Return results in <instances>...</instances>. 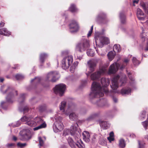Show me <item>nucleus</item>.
I'll use <instances>...</instances> for the list:
<instances>
[{
	"instance_id": "39",
	"label": "nucleus",
	"mask_w": 148,
	"mask_h": 148,
	"mask_svg": "<svg viewBox=\"0 0 148 148\" xmlns=\"http://www.w3.org/2000/svg\"><path fill=\"white\" fill-rule=\"evenodd\" d=\"M21 123V122L20 120L16 122H14L11 124V126L13 127H17L20 125Z\"/></svg>"
},
{
	"instance_id": "38",
	"label": "nucleus",
	"mask_w": 148,
	"mask_h": 148,
	"mask_svg": "<svg viewBox=\"0 0 148 148\" xmlns=\"http://www.w3.org/2000/svg\"><path fill=\"white\" fill-rule=\"evenodd\" d=\"M105 16V15L104 13H102V14H100L96 18V21H98L99 20L104 18Z\"/></svg>"
},
{
	"instance_id": "18",
	"label": "nucleus",
	"mask_w": 148,
	"mask_h": 148,
	"mask_svg": "<svg viewBox=\"0 0 148 148\" xmlns=\"http://www.w3.org/2000/svg\"><path fill=\"white\" fill-rule=\"evenodd\" d=\"M99 123L101 127L103 129H107L110 126V124L106 121H100Z\"/></svg>"
},
{
	"instance_id": "49",
	"label": "nucleus",
	"mask_w": 148,
	"mask_h": 148,
	"mask_svg": "<svg viewBox=\"0 0 148 148\" xmlns=\"http://www.w3.org/2000/svg\"><path fill=\"white\" fill-rule=\"evenodd\" d=\"M40 80L41 79L39 77H35L34 79H32L31 80V82H32L34 80L36 82H40Z\"/></svg>"
},
{
	"instance_id": "7",
	"label": "nucleus",
	"mask_w": 148,
	"mask_h": 148,
	"mask_svg": "<svg viewBox=\"0 0 148 148\" xmlns=\"http://www.w3.org/2000/svg\"><path fill=\"white\" fill-rule=\"evenodd\" d=\"M77 142L75 144L72 139L71 137H69L67 139L68 142L72 148H75V145L79 148H85V146L82 141L80 139H79L77 140V138H78L76 137Z\"/></svg>"
},
{
	"instance_id": "29",
	"label": "nucleus",
	"mask_w": 148,
	"mask_h": 148,
	"mask_svg": "<svg viewBox=\"0 0 148 148\" xmlns=\"http://www.w3.org/2000/svg\"><path fill=\"white\" fill-rule=\"evenodd\" d=\"M113 51L115 52H118L120 51L121 49L119 45L115 44L113 47Z\"/></svg>"
},
{
	"instance_id": "27",
	"label": "nucleus",
	"mask_w": 148,
	"mask_h": 148,
	"mask_svg": "<svg viewBox=\"0 0 148 148\" xmlns=\"http://www.w3.org/2000/svg\"><path fill=\"white\" fill-rule=\"evenodd\" d=\"M99 114L98 113H95L90 115L87 119V121H90L93 119L95 117L98 116Z\"/></svg>"
},
{
	"instance_id": "56",
	"label": "nucleus",
	"mask_w": 148,
	"mask_h": 148,
	"mask_svg": "<svg viewBox=\"0 0 148 148\" xmlns=\"http://www.w3.org/2000/svg\"><path fill=\"white\" fill-rule=\"evenodd\" d=\"M74 107V106L72 104L70 106L69 105L68 106V110H73Z\"/></svg>"
},
{
	"instance_id": "9",
	"label": "nucleus",
	"mask_w": 148,
	"mask_h": 148,
	"mask_svg": "<svg viewBox=\"0 0 148 148\" xmlns=\"http://www.w3.org/2000/svg\"><path fill=\"white\" fill-rule=\"evenodd\" d=\"M66 88L65 85L63 84H60L56 86L53 88V91L55 94L62 96L64 94Z\"/></svg>"
},
{
	"instance_id": "57",
	"label": "nucleus",
	"mask_w": 148,
	"mask_h": 148,
	"mask_svg": "<svg viewBox=\"0 0 148 148\" xmlns=\"http://www.w3.org/2000/svg\"><path fill=\"white\" fill-rule=\"evenodd\" d=\"M75 69V67L73 66H71L70 68V71L71 73H73Z\"/></svg>"
},
{
	"instance_id": "42",
	"label": "nucleus",
	"mask_w": 148,
	"mask_h": 148,
	"mask_svg": "<svg viewBox=\"0 0 148 148\" xmlns=\"http://www.w3.org/2000/svg\"><path fill=\"white\" fill-rule=\"evenodd\" d=\"M136 14L137 17L139 16L144 15V13L142 10L140 8H138L137 9Z\"/></svg>"
},
{
	"instance_id": "34",
	"label": "nucleus",
	"mask_w": 148,
	"mask_h": 148,
	"mask_svg": "<svg viewBox=\"0 0 148 148\" xmlns=\"http://www.w3.org/2000/svg\"><path fill=\"white\" fill-rule=\"evenodd\" d=\"M38 139L39 140L40 147L41 146H43L44 143V141L46 140V138L44 136L42 138L41 137H39Z\"/></svg>"
},
{
	"instance_id": "60",
	"label": "nucleus",
	"mask_w": 148,
	"mask_h": 148,
	"mask_svg": "<svg viewBox=\"0 0 148 148\" xmlns=\"http://www.w3.org/2000/svg\"><path fill=\"white\" fill-rule=\"evenodd\" d=\"M4 91L5 92V94H9V87L8 86V88L5 90Z\"/></svg>"
},
{
	"instance_id": "40",
	"label": "nucleus",
	"mask_w": 148,
	"mask_h": 148,
	"mask_svg": "<svg viewBox=\"0 0 148 148\" xmlns=\"http://www.w3.org/2000/svg\"><path fill=\"white\" fill-rule=\"evenodd\" d=\"M125 144L124 140L122 139H121L119 140V145L120 147L123 148L125 146Z\"/></svg>"
},
{
	"instance_id": "23",
	"label": "nucleus",
	"mask_w": 148,
	"mask_h": 148,
	"mask_svg": "<svg viewBox=\"0 0 148 148\" xmlns=\"http://www.w3.org/2000/svg\"><path fill=\"white\" fill-rule=\"evenodd\" d=\"M120 18L121 23L124 24L125 23V16L123 12H122L120 13Z\"/></svg>"
},
{
	"instance_id": "2",
	"label": "nucleus",
	"mask_w": 148,
	"mask_h": 148,
	"mask_svg": "<svg viewBox=\"0 0 148 148\" xmlns=\"http://www.w3.org/2000/svg\"><path fill=\"white\" fill-rule=\"evenodd\" d=\"M119 78V76L117 75L115 76L112 80V84L110 85V86L113 90V92L118 94L121 93L122 95L130 94L131 90L130 88H128L127 89L123 88L121 91L117 89L118 87V80Z\"/></svg>"
},
{
	"instance_id": "6",
	"label": "nucleus",
	"mask_w": 148,
	"mask_h": 148,
	"mask_svg": "<svg viewBox=\"0 0 148 148\" xmlns=\"http://www.w3.org/2000/svg\"><path fill=\"white\" fill-rule=\"evenodd\" d=\"M73 58L72 55H68L64 57L62 61V66L63 69H68L72 64Z\"/></svg>"
},
{
	"instance_id": "55",
	"label": "nucleus",
	"mask_w": 148,
	"mask_h": 148,
	"mask_svg": "<svg viewBox=\"0 0 148 148\" xmlns=\"http://www.w3.org/2000/svg\"><path fill=\"white\" fill-rule=\"evenodd\" d=\"M137 17L139 20L141 21L144 20L146 18L145 16H137Z\"/></svg>"
},
{
	"instance_id": "51",
	"label": "nucleus",
	"mask_w": 148,
	"mask_h": 148,
	"mask_svg": "<svg viewBox=\"0 0 148 148\" xmlns=\"http://www.w3.org/2000/svg\"><path fill=\"white\" fill-rule=\"evenodd\" d=\"M146 112L145 111H143L141 113V114L140 116V117L141 119H142V120H143V119H142L144 118L145 116V115L146 114Z\"/></svg>"
},
{
	"instance_id": "11",
	"label": "nucleus",
	"mask_w": 148,
	"mask_h": 148,
	"mask_svg": "<svg viewBox=\"0 0 148 148\" xmlns=\"http://www.w3.org/2000/svg\"><path fill=\"white\" fill-rule=\"evenodd\" d=\"M31 138V133L29 130H24L22 132L20 139L24 140H28Z\"/></svg>"
},
{
	"instance_id": "43",
	"label": "nucleus",
	"mask_w": 148,
	"mask_h": 148,
	"mask_svg": "<svg viewBox=\"0 0 148 148\" xmlns=\"http://www.w3.org/2000/svg\"><path fill=\"white\" fill-rule=\"evenodd\" d=\"M140 37L143 41H145L147 39L145 34L144 32H143L141 34Z\"/></svg>"
},
{
	"instance_id": "21",
	"label": "nucleus",
	"mask_w": 148,
	"mask_h": 148,
	"mask_svg": "<svg viewBox=\"0 0 148 148\" xmlns=\"http://www.w3.org/2000/svg\"><path fill=\"white\" fill-rule=\"evenodd\" d=\"M6 101H2L1 102V107L4 110H6L7 107L6 105L7 104V102L9 101V97L8 94L6 97Z\"/></svg>"
},
{
	"instance_id": "24",
	"label": "nucleus",
	"mask_w": 148,
	"mask_h": 148,
	"mask_svg": "<svg viewBox=\"0 0 148 148\" xmlns=\"http://www.w3.org/2000/svg\"><path fill=\"white\" fill-rule=\"evenodd\" d=\"M48 57V55L44 53H41L40 55V62L43 63L45 61V60Z\"/></svg>"
},
{
	"instance_id": "33",
	"label": "nucleus",
	"mask_w": 148,
	"mask_h": 148,
	"mask_svg": "<svg viewBox=\"0 0 148 148\" xmlns=\"http://www.w3.org/2000/svg\"><path fill=\"white\" fill-rule=\"evenodd\" d=\"M69 118L70 119L73 121H75L77 119V116L75 113H72L69 114Z\"/></svg>"
},
{
	"instance_id": "32",
	"label": "nucleus",
	"mask_w": 148,
	"mask_h": 148,
	"mask_svg": "<svg viewBox=\"0 0 148 148\" xmlns=\"http://www.w3.org/2000/svg\"><path fill=\"white\" fill-rule=\"evenodd\" d=\"M126 78L125 75H123V77H121L120 80V83H121V86H123L126 82Z\"/></svg>"
},
{
	"instance_id": "4",
	"label": "nucleus",
	"mask_w": 148,
	"mask_h": 148,
	"mask_svg": "<svg viewBox=\"0 0 148 148\" xmlns=\"http://www.w3.org/2000/svg\"><path fill=\"white\" fill-rule=\"evenodd\" d=\"M95 38L96 45L99 47H102L104 44H108L109 43V39L108 38L105 37L99 33L96 34Z\"/></svg>"
},
{
	"instance_id": "13",
	"label": "nucleus",
	"mask_w": 148,
	"mask_h": 148,
	"mask_svg": "<svg viewBox=\"0 0 148 148\" xmlns=\"http://www.w3.org/2000/svg\"><path fill=\"white\" fill-rule=\"evenodd\" d=\"M78 124L77 123L73 124L70 127V133L72 136H74L75 137V139H76V137L77 138L79 137L78 135V133L77 131V127H78Z\"/></svg>"
},
{
	"instance_id": "16",
	"label": "nucleus",
	"mask_w": 148,
	"mask_h": 148,
	"mask_svg": "<svg viewBox=\"0 0 148 148\" xmlns=\"http://www.w3.org/2000/svg\"><path fill=\"white\" fill-rule=\"evenodd\" d=\"M83 139L84 141L88 143L90 141V135L88 132L84 131L82 133Z\"/></svg>"
},
{
	"instance_id": "1",
	"label": "nucleus",
	"mask_w": 148,
	"mask_h": 148,
	"mask_svg": "<svg viewBox=\"0 0 148 148\" xmlns=\"http://www.w3.org/2000/svg\"><path fill=\"white\" fill-rule=\"evenodd\" d=\"M101 82L103 86L102 88L101 87L99 83L96 82H93L92 85L91 91L89 94L90 99L103 97L104 95L103 92L107 94L108 92L106 86L109 84V79L102 78L101 79Z\"/></svg>"
},
{
	"instance_id": "54",
	"label": "nucleus",
	"mask_w": 148,
	"mask_h": 148,
	"mask_svg": "<svg viewBox=\"0 0 148 148\" xmlns=\"http://www.w3.org/2000/svg\"><path fill=\"white\" fill-rule=\"evenodd\" d=\"M14 92H15L16 93V95H17V93H16V91L14 90L13 91L12 93H10V95H11V98L13 97V94L14 93ZM10 103H12L13 102V101H10Z\"/></svg>"
},
{
	"instance_id": "22",
	"label": "nucleus",
	"mask_w": 148,
	"mask_h": 148,
	"mask_svg": "<svg viewBox=\"0 0 148 148\" xmlns=\"http://www.w3.org/2000/svg\"><path fill=\"white\" fill-rule=\"evenodd\" d=\"M0 34L5 36H8L9 35V31L5 28H2L0 29Z\"/></svg>"
},
{
	"instance_id": "62",
	"label": "nucleus",
	"mask_w": 148,
	"mask_h": 148,
	"mask_svg": "<svg viewBox=\"0 0 148 148\" xmlns=\"http://www.w3.org/2000/svg\"><path fill=\"white\" fill-rule=\"evenodd\" d=\"M139 1V0H135L133 1V3L134 6L135 5V4H137Z\"/></svg>"
},
{
	"instance_id": "50",
	"label": "nucleus",
	"mask_w": 148,
	"mask_h": 148,
	"mask_svg": "<svg viewBox=\"0 0 148 148\" xmlns=\"http://www.w3.org/2000/svg\"><path fill=\"white\" fill-rule=\"evenodd\" d=\"M26 145L27 144L26 143H18L17 144V146L20 147H25Z\"/></svg>"
},
{
	"instance_id": "8",
	"label": "nucleus",
	"mask_w": 148,
	"mask_h": 148,
	"mask_svg": "<svg viewBox=\"0 0 148 148\" xmlns=\"http://www.w3.org/2000/svg\"><path fill=\"white\" fill-rule=\"evenodd\" d=\"M106 71V69L104 67L100 68L96 72L91 75L90 77L91 79L95 80L99 78L101 76L105 74Z\"/></svg>"
},
{
	"instance_id": "20",
	"label": "nucleus",
	"mask_w": 148,
	"mask_h": 148,
	"mask_svg": "<svg viewBox=\"0 0 148 148\" xmlns=\"http://www.w3.org/2000/svg\"><path fill=\"white\" fill-rule=\"evenodd\" d=\"M35 123H36V126L40 125L43 123H46L40 117H36L34 119Z\"/></svg>"
},
{
	"instance_id": "30",
	"label": "nucleus",
	"mask_w": 148,
	"mask_h": 148,
	"mask_svg": "<svg viewBox=\"0 0 148 148\" xmlns=\"http://www.w3.org/2000/svg\"><path fill=\"white\" fill-rule=\"evenodd\" d=\"M69 10L72 12H75L77 11V9L75 5L74 4H72L69 8Z\"/></svg>"
},
{
	"instance_id": "17",
	"label": "nucleus",
	"mask_w": 148,
	"mask_h": 148,
	"mask_svg": "<svg viewBox=\"0 0 148 148\" xmlns=\"http://www.w3.org/2000/svg\"><path fill=\"white\" fill-rule=\"evenodd\" d=\"M66 102L65 101H62L59 106L60 110L63 113V114L66 115H68V114L65 111V108L66 106Z\"/></svg>"
},
{
	"instance_id": "37",
	"label": "nucleus",
	"mask_w": 148,
	"mask_h": 148,
	"mask_svg": "<svg viewBox=\"0 0 148 148\" xmlns=\"http://www.w3.org/2000/svg\"><path fill=\"white\" fill-rule=\"evenodd\" d=\"M8 88V86L5 85H3L1 86L0 90L2 93L3 94H5V92L4 91Z\"/></svg>"
},
{
	"instance_id": "63",
	"label": "nucleus",
	"mask_w": 148,
	"mask_h": 148,
	"mask_svg": "<svg viewBox=\"0 0 148 148\" xmlns=\"http://www.w3.org/2000/svg\"><path fill=\"white\" fill-rule=\"evenodd\" d=\"M44 108L45 107H42V106H40L39 108V110L41 111H42Z\"/></svg>"
},
{
	"instance_id": "10",
	"label": "nucleus",
	"mask_w": 148,
	"mask_h": 148,
	"mask_svg": "<svg viewBox=\"0 0 148 148\" xmlns=\"http://www.w3.org/2000/svg\"><path fill=\"white\" fill-rule=\"evenodd\" d=\"M58 73L56 71H51L48 73L46 76V79L52 82H55L58 79Z\"/></svg>"
},
{
	"instance_id": "45",
	"label": "nucleus",
	"mask_w": 148,
	"mask_h": 148,
	"mask_svg": "<svg viewBox=\"0 0 148 148\" xmlns=\"http://www.w3.org/2000/svg\"><path fill=\"white\" fill-rule=\"evenodd\" d=\"M16 78L18 80H20L23 79L24 77L21 74H17L15 76Z\"/></svg>"
},
{
	"instance_id": "44",
	"label": "nucleus",
	"mask_w": 148,
	"mask_h": 148,
	"mask_svg": "<svg viewBox=\"0 0 148 148\" xmlns=\"http://www.w3.org/2000/svg\"><path fill=\"white\" fill-rule=\"evenodd\" d=\"M29 117H28L25 116H24L21 119V121L22 122H26V123L27 121V120H28Z\"/></svg>"
},
{
	"instance_id": "19",
	"label": "nucleus",
	"mask_w": 148,
	"mask_h": 148,
	"mask_svg": "<svg viewBox=\"0 0 148 148\" xmlns=\"http://www.w3.org/2000/svg\"><path fill=\"white\" fill-rule=\"evenodd\" d=\"M25 124L30 127H34L36 126V123H35L34 119L32 117H29V119Z\"/></svg>"
},
{
	"instance_id": "35",
	"label": "nucleus",
	"mask_w": 148,
	"mask_h": 148,
	"mask_svg": "<svg viewBox=\"0 0 148 148\" xmlns=\"http://www.w3.org/2000/svg\"><path fill=\"white\" fill-rule=\"evenodd\" d=\"M28 108L27 106L24 107L23 108L20 107L19 108V111L21 112H23L24 113L27 112L28 111Z\"/></svg>"
},
{
	"instance_id": "3",
	"label": "nucleus",
	"mask_w": 148,
	"mask_h": 148,
	"mask_svg": "<svg viewBox=\"0 0 148 148\" xmlns=\"http://www.w3.org/2000/svg\"><path fill=\"white\" fill-rule=\"evenodd\" d=\"M90 45L89 40L83 38L77 45L75 50L77 51L83 52L89 48Z\"/></svg>"
},
{
	"instance_id": "59",
	"label": "nucleus",
	"mask_w": 148,
	"mask_h": 148,
	"mask_svg": "<svg viewBox=\"0 0 148 148\" xmlns=\"http://www.w3.org/2000/svg\"><path fill=\"white\" fill-rule=\"evenodd\" d=\"M128 76L130 78V80L132 81H134V78L132 77L131 76V75L130 73H128Z\"/></svg>"
},
{
	"instance_id": "48",
	"label": "nucleus",
	"mask_w": 148,
	"mask_h": 148,
	"mask_svg": "<svg viewBox=\"0 0 148 148\" xmlns=\"http://www.w3.org/2000/svg\"><path fill=\"white\" fill-rule=\"evenodd\" d=\"M93 25L91 27L89 31L88 32L87 35V36L88 37H89L91 36L92 33V30H93Z\"/></svg>"
},
{
	"instance_id": "46",
	"label": "nucleus",
	"mask_w": 148,
	"mask_h": 148,
	"mask_svg": "<svg viewBox=\"0 0 148 148\" xmlns=\"http://www.w3.org/2000/svg\"><path fill=\"white\" fill-rule=\"evenodd\" d=\"M70 133V131L69 129H66L64 130L63 134L64 136H66L68 135Z\"/></svg>"
},
{
	"instance_id": "31",
	"label": "nucleus",
	"mask_w": 148,
	"mask_h": 148,
	"mask_svg": "<svg viewBox=\"0 0 148 148\" xmlns=\"http://www.w3.org/2000/svg\"><path fill=\"white\" fill-rule=\"evenodd\" d=\"M47 126L46 123H43L42 124L39 125L38 126L35 127L33 128L34 131L40 129L45 128Z\"/></svg>"
},
{
	"instance_id": "26",
	"label": "nucleus",
	"mask_w": 148,
	"mask_h": 148,
	"mask_svg": "<svg viewBox=\"0 0 148 148\" xmlns=\"http://www.w3.org/2000/svg\"><path fill=\"white\" fill-rule=\"evenodd\" d=\"M115 53L114 51H111L108 53V59L110 61L112 60L114 58L115 56Z\"/></svg>"
},
{
	"instance_id": "61",
	"label": "nucleus",
	"mask_w": 148,
	"mask_h": 148,
	"mask_svg": "<svg viewBox=\"0 0 148 148\" xmlns=\"http://www.w3.org/2000/svg\"><path fill=\"white\" fill-rule=\"evenodd\" d=\"M5 23L3 21H1L0 23V27H2L4 26Z\"/></svg>"
},
{
	"instance_id": "5",
	"label": "nucleus",
	"mask_w": 148,
	"mask_h": 148,
	"mask_svg": "<svg viewBox=\"0 0 148 148\" xmlns=\"http://www.w3.org/2000/svg\"><path fill=\"white\" fill-rule=\"evenodd\" d=\"M56 121L54 123L53 129L55 132H58L61 131L64 128V125L62 122V119L59 116H56L55 118Z\"/></svg>"
},
{
	"instance_id": "25",
	"label": "nucleus",
	"mask_w": 148,
	"mask_h": 148,
	"mask_svg": "<svg viewBox=\"0 0 148 148\" xmlns=\"http://www.w3.org/2000/svg\"><path fill=\"white\" fill-rule=\"evenodd\" d=\"M130 60V59L128 58H125L123 61V63L122 65L121 66L120 68V69L122 70L125 68L127 64L129 62Z\"/></svg>"
},
{
	"instance_id": "47",
	"label": "nucleus",
	"mask_w": 148,
	"mask_h": 148,
	"mask_svg": "<svg viewBox=\"0 0 148 148\" xmlns=\"http://www.w3.org/2000/svg\"><path fill=\"white\" fill-rule=\"evenodd\" d=\"M147 121L146 120V121H144V122H142V124L143 125L144 128H145V130H146L147 127V126H148V124H147V121H148V119H147Z\"/></svg>"
},
{
	"instance_id": "12",
	"label": "nucleus",
	"mask_w": 148,
	"mask_h": 148,
	"mask_svg": "<svg viewBox=\"0 0 148 148\" xmlns=\"http://www.w3.org/2000/svg\"><path fill=\"white\" fill-rule=\"evenodd\" d=\"M70 32L73 33L77 32L79 29L77 23L75 21H72L69 25Z\"/></svg>"
},
{
	"instance_id": "52",
	"label": "nucleus",
	"mask_w": 148,
	"mask_h": 148,
	"mask_svg": "<svg viewBox=\"0 0 148 148\" xmlns=\"http://www.w3.org/2000/svg\"><path fill=\"white\" fill-rule=\"evenodd\" d=\"M138 143L139 146V148H143L144 147L145 143L143 142H140V141H138Z\"/></svg>"
},
{
	"instance_id": "64",
	"label": "nucleus",
	"mask_w": 148,
	"mask_h": 148,
	"mask_svg": "<svg viewBox=\"0 0 148 148\" xmlns=\"http://www.w3.org/2000/svg\"><path fill=\"white\" fill-rule=\"evenodd\" d=\"M114 136V133L113 132H110V136L109 137H113Z\"/></svg>"
},
{
	"instance_id": "28",
	"label": "nucleus",
	"mask_w": 148,
	"mask_h": 148,
	"mask_svg": "<svg viewBox=\"0 0 148 148\" xmlns=\"http://www.w3.org/2000/svg\"><path fill=\"white\" fill-rule=\"evenodd\" d=\"M140 5L145 11H146L148 8V3H145L143 1H141L140 3Z\"/></svg>"
},
{
	"instance_id": "36",
	"label": "nucleus",
	"mask_w": 148,
	"mask_h": 148,
	"mask_svg": "<svg viewBox=\"0 0 148 148\" xmlns=\"http://www.w3.org/2000/svg\"><path fill=\"white\" fill-rule=\"evenodd\" d=\"M133 63L135 66H138L140 63L139 61L136 58L134 57H133L132 60Z\"/></svg>"
},
{
	"instance_id": "41",
	"label": "nucleus",
	"mask_w": 148,
	"mask_h": 148,
	"mask_svg": "<svg viewBox=\"0 0 148 148\" xmlns=\"http://www.w3.org/2000/svg\"><path fill=\"white\" fill-rule=\"evenodd\" d=\"M86 53L88 56H94V52L92 49H88L86 52Z\"/></svg>"
},
{
	"instance_id": "53",
	"label": "nucleus",
	"mask_w": 148,
	"mask_h": 148,
	"mask_svg": "<svg viewBox=\"0 0 148 148\" xmlns=\"http://www.w3.org/2000/svg\"><path fill=\"white\" fill-rule=\"evenodd\" d=\"M97 135L96 134H94L92 138V140L93 142H95L97 140Z\"/></svg>"
},
{
	"instance_id": "58",
	"label": "nucleus",
	"mask_w": 148,
	"mask_h": 148,
	"mask_svg": "<svg viewBox=\"0 0 148 148\" xmlns=\"http://www.w3.org/2000/svg\"><path fill=\"white\" fill-rule=\"evenodd\" d=\"M108 139L110 142H111L112 141L114 140V138L112 137H109L108 138Z\"/></svg>"
},
{
	"instance_id": "15",
	"label": "nucleus",
	"mask_w": 148,
	"mask_h": 148,
	"mask_svg": "<svg viewBox=\"0 0 148 148\" xmlns=\"http://www.w3.org/2000/svg\"><path fill=\"white\" fill-rule=\"evenodd\" d=\"M97 62L96 60L92 59L89 60L88 62V66L91 72L94 71L96 64Z\"/></svg>"
},
{
	"instance_id": "14",
	"label": "nucleus",
	"mask_w": 148,
	"mask_h": 148,
	"mask_svg": "<svg viewBox=\"0 0 148 148\" xmlns=\"http://www.w3.org/2000/svg\"><path fill=\"white\" fill-rule=\"evenodd\" d=\"M119 64L116 63L112 64L110 65L109 69V74L115 73L119 68Z\"/></svg>"
}]
</instances>
